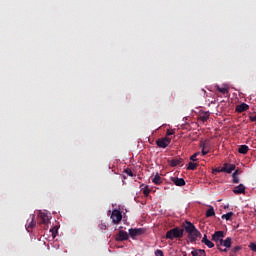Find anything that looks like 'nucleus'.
<instances>
[{"label":"nucleus","mask_w":256,"mask_h":256,"mask_svg":"<svg viewBox=\"0 0 256 256\" xmlns=\"http://www.w3.org/2000/svg\"><path fill=\"white\" fill-rule=\"evenodd\" d=\"M184 233L185 230L175 227L166 232V239H170L171 241H173V239H182Z\"/></svg>","instance_id":"nucleus-1"},{"label":"nucleus","mask_w":256,"mask_h":256,"mask_svg":"<svg viewBox=\"0 0 256 256\" xmlns=\"http://www.w3.org/2000/svg\"><path fill=\"white\" fill-rule=\"evenodd\" d=\"M231 237H227L225 240L222 239V241H220V243L217 246V249L222 251L223 253H227V251H229V249H231Z\"/></svg>","instance_id":"nucleus-2"},{"label":"nucleus","mask_w":256,"mask_h":256,"mask_svg":"<svg viewBox=\"0 0 256 256\" xmlns=\"http://www.w3.org/2000/svg\"><path fill=\"white\" fill-rule=\"evenodd\" d=\"M170 144H171V138L167 136L156 140V145H158V147H161L162 149H166V147H169Z\"/></svg>","instance_id":"nucleus-3"},{"label":"nucleus","mask_w":256,"mask_h":256,"mask_svg":"<svg viewBox=\"0 0 256 256\" xmlns=\"http://www.w3.org/2000/svg\"><path fill=\"white\" fill-rule=\"evenodd\" d=\"M111 219L115 225H119V223H121V220L123 219V215L121 214V211L113 210Z\"/></svg>","instance_id":"nucleus-4"},{"label":"nucleus","mask_w":256,"mask_h":256,"mask_svg":"<svg viewBox=\"0 0 256 256\" xmlns=\"http://www.w3.org/2000/svg\"><path fill=\"white\" fill-rule=\"evenodd\" d=\"M223 237H225V232L223 231H216L213 235H212V241H214L216 243V247L219 246V244L221 243V241L223 240Z\"/></svg>","instance_id":"nucleus-5"},{"label":"nucleus","mask_w":256,"mask_h":256,"mask_svg":"<svg viewBox=\"0 0 256 256\" xmlns=\"http://www.w3.org/2000/svg\"><path fill=\"white\" fill-rule=\"evenodd\" d=\"M51 217L47 215L45 212H39V224L40 225H48Z\"/></svg>","instance_id":"nucleus-6"},{"label":"nucleus","mask_w":256,"mask_h":256,"mask_svg":"<svg viewBox=\"0 0 256 256\" xmlns=\"http://www.w3.org/2000/svg\"><path fill=\"white\" fill-rule=\"evenodd\" d=\"M35 225H37V221H35V214H31L30 218L27 220V223L25 225L28 233H29V231H31L29 229H33V227H35Z\"/></svg>","instance_id":"nucleus-7"},{"label":"nucleus","mask_w":256,"mask_h":256,"mask_svg":"<svg viewBox=\"0 0 256 256\" xmlns=\"http://www.w3.org/2000/svg\"><path fill=\"white\" fill-rule=\"evenodd\" d=\"M145 233V229L143 228H131L129 229V235L132 238L139 237V235H143Z\"/></svg>","instance_id":"nucleus-8"},{"label":"nucleus","mask_w":256,"mask_h":256,"mask_svg":"<svg viewBox=\"0 0 256 256\" xmlns=\"http://www.w3.org/2000/svg\"><path fill=\"white\" fill-rule=\"evenodd\" d=\"M198 237H201V232H199L197 228L194 229V231L188 233V238L190 239L191 243H195Z\"/></svg>","instance_id":"nucleus-9"},{"label":"nucleus","mask_w":256,"mask_h":256,"mask_svg":"<svg viewBox=\"0 0 256 256\" xmlns=\"http://www.w3.org/2000/svg\"><path fill=\"white\" fill-rule=\"evenodd\" d=\"M235 167H236L235 164L224 163L222 167V171L223 173L231 174L233 173V171H235Z\"/></svg>","instance_id":"nucleus-10"},{"label":"nucleus","mask_w":256,"mask_h":256,"mask_svg":"<svg viewBox=\"0 0 256 256\" xmlns=\"http://www.w3.org/2000/svg\"><path fill=\"white\" fill-rule=\"evenodd\" d=\"M129 239V234L125 230H120L116 235L117 241H127Z\"/></svg>","instance_id":"nucleus-11"},{"label":"nucleus","mask_w":256,"mask_h":256,"mask_svg":"<svg viewBox=\"0 0 256 256\" xmlns=\"http://www.w3.org/2000/svg\"><path fill=\"white\" fill-rule=\"evenodd\" d=\"M200 147L202 148V155H208L209 153V142L207 140H201L200 141Z\"/></svg>","instance_id":"nucleus-12"},{"label":"nucleus","mask_w":256,"mask_h":256,"mask_svg":"<svg viewBox=\"0 0 256 256\" xmlns=\"http://www.w3.org/2000/svg\"><path fill=\"white\" fill-rule=\"evenodd\" d=\"M195 229H197L195 227V225L193 223H191L190 221H186V223L184 224V230L186 231V233H193V231H195Z\"/></svg>","instance_id":"nucleus-13"},{"label":"nucleus","mask_w":256,"mask_h":256,"mask_svg":"<svg viewBox=\"0 0 256 256\" xmlns=\"http://www.w3.org/2000/svg\"><path fill=\"white\" fill-rule=\"evenodd\" d=\"M171 181L177 187H184V185H185V179H183V178L172 177Z\"/></svg>","instance_id":"nucleus-14"},{"label":"nucleus","mask_w":256,"mask_h":256,"mask_svg":"<svg viewBox=\"0 0 256 256\" xmlns=\"http://www.w3.org/2000/svg\"><path fill=\"white\" fill-rule=\"evenodd\" d=\"M181 163H183V159L181 158H174L168 161L170 167H177L178 165H181Z\"/></svg>","instance_id":"nucleus-15"},{"label":"nucleus","mask_w":256,"mask_h":256,"mask_svg":"<svg viewBox=\"0 0 256 256\" xmlns=\"http://www.w3.org/2000/svg\"><path fill=\"white\" fill-rule=\"evenodd\" d=\"M233 193H235V195H241V193H245V186L243 184H239L238 186L234 187Z\"/></svg>","instance_id":"nucleus-16"},{"label":"nucleus","mask_w":256,"mask_h":256,"mask_svg":"<svg viewBox=\"0 0 256 256\" xmlns=\"http://www.w3.org/2000/svg\"><path fill=\"white\" fill-rule=\"evenodd\" d=\"M192 256H207V252L204 249H194L191 252Z\"/></svg>","instance_id":"nucleus-17"},{"label":"nucleus","mask_w":256,"mask_h":256,"mask_svg":"<svg viewBox=\"0 0 256 256\" xmlns=\"http://www.w3.org/2000/svg\"><path fill=\"white\" fill-rule=\"evenodd\" d=\"M199 121L205 123L209 120V112H201L198 116Z\"/></svg>","instance_id":"nucleus-18"},{"label":"nucleus","mask_w":256,"mask_h":256,"mask_svg":"<svg viewBox=\"0 0 256 256\" xmlns=\"http://www.w3.org/2000/svg\"><path fill=\"white\" fill-rule=\"evenodd\" d=\"M249 109V106L245 103H242L238 106H236L237 113H243L244 111H247Z\"/></svg>","instance_id":"nucleus-19"},{"label":"nucleus","mask_w":256,"mask_h":256,"mask_svg":"<svg viewBox=\"0 0 256 256\" xmlns=\"http://www.w3.org/2000/svg\"><path fill=\"white\" fill-rule=\"evenodd\" d=\"M238 152L241 153V155H247V153H249V146L241 145L238 149Z\"/></svg>","instance_id":"nucleus-20"},{"label":"nucleus","mask_w":256,"mask_h":256,"mask_svg":"<svg viewBox=\"0 0 256 256\" xmlns=\"http://www.w3.org/2000/svg\"><path fill=\"white\" fill-rule=\"evenodd\" d=\"M152 183H154V185H161V183H163L161 176H159V173H156V175L152 179Z\"/></svg>","instance_id":"nucleus-21"},{"label":"nucleus","mask_w":256,"mask_h":256,"mask_svg":"<svg viewBox=\"0 0 256 256\" xmlns=\"http://www.w3.org/2000/svg\"><path fill=\"white\" fill-rule=\"evenodd\" d=\"M198 167V164L195 163V162H189L188 163V167H187V170L188 171H195Z\"/></svg>","instance_id":"nucleus-22"},{"label":"nucleus","mask_w":256,"mask_h":256,"mask_svg":"<svg viewBox=\"0 0 256 256\" xmlns=\"http://www.w3.org/2000/svg\"><path fill=\"white\" fill-rule=\"evenodd\" d=\"M206 217H215V209L213 206H210V208L206 211Z\"/></svg>","instance_id":"nucleus-23"},{"label":"nucleus","mask_w":256,"mask_h":256,"mask_svg":"<svg viewBox=\"0 0 256 256\" xmlns=\"http://www.w3.org/2000/svg\"><path fill=\"white\" fill-rule=\"evenodd\" d=\"M239 251H241V246H235L234 248L231 249V255L235 256L237 255V253H239Z\"/></svg>","instance_id":"nucleus-24"},{"label":"nucleus","mask_w":256,"mask_h":256,"mask_svg":"<svg viewBox=\"0 0 256 256\" xmlns=\"http://www.w3.org/2000/svg\"><path fill=\"white\" fill-rule=\"evenodd\" d=\"M231 217H233V212H228L222 215V219H225L226 221H231Z\"/></svg>","instance_id":"nucleus-25"},{"label":"nucleus","mask_w":256,"mask_h":256,"mask_svg":"<svg viewBox=\"0 0 256 256\" xmlns=\"http://www.w3.org/2000/svg\"><path fill=\"white\" fill-rule=\"evenodd\" d=\"M217 91H219V93H222V95H227V93H229L228 88H221L219 86H217Z\"/></svg>","instance_id":"nucleus-26"},{"label":"nucleus","mask_w":256,"mask_h":256,"mask_svg":"<svg viewBox=\"0 0 256 256\" xmlns=\"http://www.w3.org/2000/svg\"><path fill=\"white\" fill-rule=\"evenodd\" d=\"M149 193H151V189H149V186L146 185L143 189V195L144 197H149Z\"/></svg>","instance_id":"nucleus-27"},{"label":"nucleus","mask_w":256,"mask_h":256,"mask_svg":"<svg viewBox=\"0 0 256 256\" xmlns=\"http://www.w3.org/2000/svg\"><path fill=\"white\" fill-rule=\"evenodd\" d=\"M212 173H213V175H217V173H223V168H220V167L214 168L212 170Z\"/></svg>","instance_id":"nucleus-28"},{"label":"nucleus","mask_w":256,"mask_h":256,"mask_svg":"<svg viewBox=\"0 0 256 256\" xmlns=\"http://www.w3.org/2000/svg\"><path fill=\"white\" fill-rule=\"evenodd\" d=\"M204 245H207L209 249H213V247H215V244L211 242V240L206 241Z\"/></svg>","instance_id":"nucleus-29"},{"label":"nucleus","mask_w":256,"mask_h":256,"mask_svg":"<svg viewBox=\"0 0 256 256\" xmlns=\"http://www.w3.org/2000/svg\"><path fill=\"white\" fill-rule=\"evenodd\" d=\"M124 173H126V175H128L129 177H133L134 176L133 171L131 169H129V168L125 169Z\"/></svg>","instance_id":"nucleus-30"},{"label":"nucleus","mask_w":256,"mask_h":256,"mask_svg":"<svg viewBox=\"0 0 256 256\" xmlns=\"http://www.w3.org/2000/svg\"><path fill=\"white\" fill-rule=\"evenodd\" d=\"M251 251H254V253H256V244L255 243H250L249 245Z\"/></svg>","instance_id":"nucleus-31"},{"label":"nucleus","mask_w":256,"mask_h":256,"mask_svg":"<svg viewBox=\"0 0 256 256\" xmlns=\"http://www.w3.org/2000/svg\"><path fill=\"white\" fill-rule=\"evenodd\" d=\"M155 255H156V256H165V255L163 254V250H159V249L155 251Z\"/></svg>","instance_id":"nucleus-32"},{"label":"nucleus","mask_w":256,"mask_h":256,"mask_svg":"<svg viewBox=\"0 0 256 256\" xmlns=\"http://www.w3.org/2000/svg\"><path fill=\"white\" fill-rule=\"evenodd\" d=\"M250 121L255 122L256 121V113L250 115Z\"/></svg>","instance_id":"nucleus-33"},{"label":"nucleus","mask_w":256,"mask_h":256,"mask_svg":"<svg viewBox=\"0 0 256 256\" xmlns=\"http://www.w3.org/2000/svg\"><path fill=\"white\" fill-rule=\"evenodd\" d=\"M190 161H193V162L198 161L197 156H196L195 154H193V155L190 157Z\"/></svg>","instance_id":"nucleus-34"},{"label":"nucleus","mask_w":256,"mask_h":256,"mask_svg":"<svg viewBox=\"0 0 256 256\" xmlns=\"http://www.w3.org/2000/svg\"><path fill=\"white\" fill-rule=\"evenodd\" d=\"M232 179H233V183H239V177L232 175Z\"/></svg>","instance_id":"nucleus-35"},{"label":"nucleus","mask_w":256,"mask_h":256,"mask_svg":"<svg viewBox=\"0 0 256 256\" xmlns=\"http://www.w3.org/2000/svg\"><path fill=\"white\" fill-rule=\"evenodd\" d=\"M174 133L175 132H173L171 130H167L166 135H167V137H169V136L173 135Z\"/></svg>","instance_id":"nucleus-36"},{"label":"nucleus","mask_w":256,"mask_h":256,"mask_svg":"<svg viewBox=\"0 0 256 256\" xmlns=\"http://www.w3.org/2000/svg\"><path fill=\"white\" fill-rule=\"evenodd\" d=\"M208 241H209V239H207V235H204V237L202 238V243L205 244Z\"/></svg>","instance_id":"nucleus-37"},{"label":"nucleus","mask_w":256,"mask_h":256,"mask_svg":"<svg viewBox=\"0 0 256 256\" xmlns=\"http://www.w3.org/2000/svg\"><path fill=\"white\" fill-rule=\"evenodd\" d=\"M239 173H240V172H239V169H237V170L234 171V173L232 174V176H236V177H237V175H239Z\"/></svg>","instance_id":"nucleus-38"},{"label":"nucleus","mask_w":256,"mask_h":256,"mask_svg":"<svg viewBox=\"0 0 256 256\" xmlns=\"http://www.w3.org/2000/svg\"><path fill=\"white\" fill-rule=\"evenodd\" d=\"M100 229H102V230L107 229V225H105V224H101V225H100Z\"/></svg>","instance_id":"nucleus-39"},{"label":"nucleus","mask_w":256,"mask_h":256,"mask_svg":"<svg viewBox=\"0 0 256 256\" xmlns=\"http://www.w3.org/2000/svg\"><path fill=\"white\" fill-rule=\"evenodd\" d=\"M145 187H147V185L145 184L140 185V189H142V191L145 189Z\"/></svg>","instance_id":"nucleus-40"},{"label":"nucleus","mask_w":256,"mask_h":256,"mask_svg":"<svg viewBox=\"0 0 256 256\" xmlns=\"http://www.w3.org/2000/svg\"><path fill=\"white\" fill-rule=\"evenodd\" d=\"M194 155H195L196 157H199V155H201V152H196V153H194Z\"/></svg>","instance_id":"nucleus-41"},{"label":"nucleus","mask_w":256,"mask_h":256,"mask_svg":"<svg viewBox=\"0 0 256 256\" xmlns=\"http://www.w3.org/2000/svg\"><path fill=\"white\" fill-rule=\"evenodd\" d=\"M52 235H54L53 237H55V232H52Z\"/></svg>","instance_id":"nucleus-42"}]
</instances>
